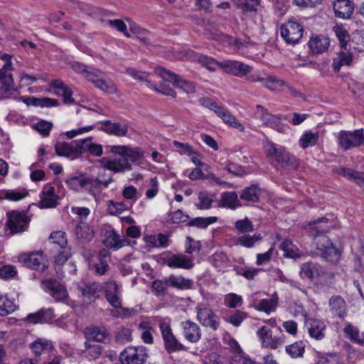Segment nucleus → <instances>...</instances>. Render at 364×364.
<instances>
[{
	"instance_id": "f257e3e1",
	"label": "nucleus",
	"mask_w": 364,
	"mask_h": 364,
	"mask_svg": "<svg viewBox=\"0 0 364 364\" xmlns=\"http://www.w3.org/2000/svg\"><path fill=\"white\" fill-rule=\"evenodd\" d=\"M257 336L263 348L277 349L284 343L285 336L280 328L274 330L263 326L257 331Z\"/></svg>"
},
{
	"instance_id": "f03ea898",
	"label": "nucleus",
	"mask_w": 364,
	"mask_h": 364,
	"mask_svg": "<svg viewBox=\"0 0 364 364\" xmlns=\"http://www.w3.org/2000/svg\"><path fill=\"white\" fill-rule=\"evenodd\" d=\"M265 151L269 156L273 157L282 167H296V159L290 154L284 147L267 141L264 145Z\"/></svg>"
},
{
	"instance_id": "7ed1b4c3",
	"label": "nucleus",
	"mask_w": 364,
	"mask_h": 364,
	"mask_svg": "<svg viewBox=\"0 0 364 364\" xmlns=\"http://www.w3.org/2000/svg\"><path fill=\"white\" fill-rule=\"evenodd\" d=\"M314 244L320 255L326 261L336 263L340 259L339 251L333 246L328 236L323 234L318 235L314 237Z\"/></svg>"
},
{
	"instance_id": "20e7f679",
	"label": "nucleus",
	"mask_w": 364,
	"mask_h": 364,
	"mask_svg": "<svg viewBox=\"0 0 364 364\" xmlns=\"http://www.w3.org/2000/svg\"><path fill=\"white\" fill-rule=\"evenodd\" d=\"M161 262L171 268L191 269L195 263L191 257L183 254H174L170 252L161 253Z\"/></svg>"
},
{
	"instance_id": "39448f33",
	"label": "nucleus",
	"mask_w": 364,
	"mask_h": 364,
	"mask_svg": "<svg viewBox=\"0 0 364 364\" xmlns=\"http://www.w3.org/2000/svg\"><path fill=\"white\" fill-rule=\"evenodd\" d=\"M161 332L164 346L168 353L180 351L185 349L184 346L173 335L171 328V319L165 318L161 321Z\"/></svg>"
},
{
	"instance_id": "423d86ee",
	"label": "nucleus",
	"mask_w": 364,
	"mask_h": 364,
	"mask_svg": "<svg viewBox=\"0 0 364 364\" xmlns=\"http://www.w3.org/2000/svg\"><path fill=\"white\" fill-rule=\"evenodd\" d=\"M6 225L12 235L26 231L30 223L29 217L24 212L13 210L7 213Z\"/></svg>"
},
{
	"instance_id": "0eeeda50",
	"label": "nucleus",
	"mask_w": 364,
	"mask_h": 364,
	"mask_svg": "<svg viewBox=\"0 0 364 364\" xmlns=\"http://www.w3.org/2000/svg\"><path fill=\"white\" fill-rule=\"evenodd\" d=\"M0 59L4 62L0 69V91L8 92L14 87V80L11 73L13 70L12 55L0 51Z\"/></svg>"
},
{
	"instance_id": "6e6552de",
	"label": "nucleus",
	"mask_w": 364,
	"mask_h": 364,
	"mask_svg": "<svg viewBox=\"0 0 364 364\" xmlns=\"http://www.w3.org/2000/svg\"><path fill=\"white\" fill-rule=\"evenodd\" d=\"M339 146L344 150L360 146L364 144V133L363 129L353 132L341 131L338 134Z\"/></svg>"
},
{
	"instance_id": "1a4fd4ad",
	"label": "nucleus",
	"mask_w": 364,
	"mask_h": 364,
	"mask_svg": "<svg viewBox=\"0 0 364 364\" xmlns=\"http://www.w3.org/2000/svg\"><path fill=\"white\" fill-rule=\"evenodd\" d=\"M281 36L287 43L296 44L303 36V27L294 21H289L280 28Z\"/></svg>"
},
{
	"instance_id": "9d476101",
	"label": "nucleus",
	"mask_w": 364,
	"mask_h": 364,
	"mask_svg": "<svg viewBox=\"0 0 364 364\" xmlns=\"http://www.w3.org/2000/svg\"><path fill=\"white\" fill-rule=\"evenodd\" d=\"M147 357L144 346L128 347L119 355L122 364H143Z\"/></svg>"
},
{
	"instance_id": "9b49d317",
	"label": "nucleus",
	"mask_w": 364,
	"mask_h": 364,
	"mask_svg": "<svg viewBox=\"0 0 364 364\" xmlns=\"http://www.w3.org/2000/svg\"><path fill=\"white\" fill-rule=\"evenodd\" d=\"M161 78L165 81L171 82L187 94H193L196 92L195 83L186 80L172 71L162 67H161Z\"/></svg>"
},
{
	"instance_id": "f8f14e48",
	"label": "nucleus",
	"mask_w": 364,
	"mask_h": 364,
	"mask_svg": "<svg viewBox=\"0 0 364 364\" xmlns=\"http://www.w3.org/2000/svg\"><path fill=\"white\" fill-rule=\"evenodd\" d=\"M197 320L205 327H209L216 331L220 326V318L209 307L198 305L196 307Z\"/></svg>"
},
{
	"instance_id": "ddd939ff",
	"label": "nucleus",
	"mask_w": 364,
	"mask_h": 364,
	"mask_svg": "<svg viewBox=\"0 0 364 364\" xmlns=\"http://www.w3.org/2000/svg\"><path fill=\"white\" fill-rule=\"evenodd\" d=\"M42 288L56 301L65 302L68 299V292L66 288L55 279L43 281Z\"/></svg>"
},
{
	"instance_id": "4468645a",
	"label": "nucleus",
	"mask_w": 364,
	"mask_h": 364,
	"mask_svg": "<svg viewBox=\"0 0 364 364\" xmlns=\"http://www.w3.org/2000/svg\"><path fill=\"white\" fill-rule=\"evenodd\" d=\"M102 288L108 303L115 309L122 308V291L117 282L109 280L104 284Z\"/></svg>"
},
{
	"instance_id": "2eb2a0df",
	"label": "nucleus",
	"mask_w": 364,
	"mask_h": 364,
	"mask_svg": "<svg viewBox=\"0 0 364 364\" xmlns=\"http://www.w3.org/2000/svg\"><path fill=\"white\" fill-rule=\"evenodd\" d=\"M309 336L317 340H322L325 337L326 326L323 321L314 318H306L304 322Z\"/></svg>"
},
{
	"instance_id": "dca6fc26",
	"label": "nucleus",
	"mask_w": 364,
	"mask_h": 364,
	"mask_svg": "<svg viewBox=\"0 0 364 364\" xmlns=\"http://www.w3.org/2000/svg\"><path fill=\"white\" fill-rule=\"evenodd\" d=\"M70 189L75 192H82L88 186H94V179L84 174L72 175L65 179Z\"/></svg>"
},
{
	"instance_id": "f3484780",
	"label": "nucleus",
	"mask_w": 364,
	"mask_h": 364,
	"mask_svg": "<svg viewBox=\"0 0 364 364\" xmlns=\"http://www.w3.org/2000/svg\"><path fill=\"white\" fill-rule=\"evenodd\" d=\"M219 67L237 77H242L250 73L252 67L235 60H225L219 64Z\"/></svg>"
},
{
	"instance_id": "a211bd4d",
	"label": "nucleus",
	"mask_w": 364,
	"mask_h": 364,
	"mask_svg": "<svg viewBox=\"0 0 364 364\" xmlns=\"http://www.w3.org/2000/svg\"><path fill=\"white\" fill-rule=\"evenodd\" d=\"M102 166L109 171L114 173L124 172L130 170L131 165L129 159L126 157H119L114 159L102 158L101 159Z\"/></svg>"
},
{
	"instance_id": "6ab92c4d",
	"label": "nucleus",
	"mask_w": 364,
	"mask_h": 364,
	"mask_svg": "<svg viewBox=\"0 0 364 364\" xmlns=\"http://www.w3.org/2000/svg\"><path fill=\"white\" fill-rule=\"evenodd\" d=\"M104 244L107 247L117 250L125 246H132L136 241H131L125 237H121L116 231L107 232Z\"/></svg>"
},
{
	"instance_id": "aec40b11",
	"label": "nucleus",
	"mask_w": 364,
	"mask_h": 364,
	"mask_svg": "<svg viewBox=\"0 0 364 364\" xmlns=\"http://www.w3.org/2000/svg\"><path fill=\"white\" fill-rule=\"evenodd\" d=\"M167 286H171L181 290L191 289L193 288V281L182 276L171 274L164 282L161 281V293L166 289Z\"/></svg>"
},
{
	"instance_id": "412c9836",
	"label": "nucleus",
	"mask_w": 364,
	"mask_h": 364,
	"mask_svg": "<svg viewBox=\"0 0 364 364\" xmlns=\"http://www.w3.org/2000/svg\"><path fill=\"white\" fill-rule=\"evenodd\" d=\"M182 333L184 338L191 343H197L201 338L202 333L200 326L191 320L181 322Z\"/></svg>"
},
{
	"instance_id": "4be33fe9",
	"label": "nucleus",
	"mask_w": 364,
	"mask_h": 364,
	"mask_svg": "<svg viewBox=\"0 0 364 364\" xmlns=\"http://www.w3.org/2000/svg\"><path fill=\"white\" fill-rule=\"evenodd\" d=\"M323 274V269L316 262L309 261L304 262L301 265L300 276L302 279H308L313 281Z\"/></svg>"
},
{
	"instance_id": "5701e85b",
	"label": "nucleus",
	"mask_w": 364,
	"mask_h": 364,
	"mask_svg": "<svg viewBox=\"0 0 364 364\" xmlns=\"http://www.w3.org/2000/svg\"><path fill=\"white\" fill-rule=\"evenodd\" d=\"M183 60H190L193 61L198 62L202 66L206 68L210 71H215V67L218 66L220 62L217 61L214 58L202 55L200 53H196L192 50H189L186 55L183 58Z\"/></svg>"
},
{
	"instance_id": "b1692460",
	"label": "nucleus",
	"mask_w": 364,
	"mask_h": 364,
	"mask_svg": "<svg viewBox=\"0 0 364 364\" xmlns=\"http://www.w3.org/2000/svg\"><path fill=\"white\" fill-rule=\"evenodd\" d=\"M99 128L108 134L117 136H124L128 132V126L125 124L113 122L110 120L102 122Z\"/></svg>"
},
{
	"instance_id": "393cba45",
	"label": "nucleus",
	"mask_w": 364,
	"mask_h": 364,
	"mask_svg": "<svg viewBox=\"0 0 364 364\" xmlns=\"http://www.w3.org/2000/svg\"><path fill=\"white\" fill-rule=\"evenodd\" d=\"M333 10L337 17L348 19L353 14L354 6L350 0H336L333 4Z\"/></svg>"
},
{
	"instance_id": "a878e982",
	"label": "nucleus",
	"mask_w": 364,
	"mask_h": 364,
	"mask_svg": "<svg viewBox=\"0 0 364 364\" xmlns=\"http://www.w3.org/2000/svg\"><path fill=\"white\" fill-rule=\"evenodd\" d=\"M41 198L40 207L41 208H50L56 206L58 197L55 193L54 187L47 186L44 187Z\"/></svg>"
},
{
	"instance_id": "bb28decb",
	"label": "nucleus",
	"mask_w": 364,
	"mask_h": 364,
	"mask_svg": "<svg viewBox=\"0 0 364 364\" xmlns=\"http://www.w3.org/2000/svg\"><path fill=\"white\" fill-rule=\"evenodd\" d=\"M74 143L76 144L80 153L88 150L91 154L95 156H100L102 154V146L100 144L92 143L90 137L75 140Z\"/></svg>"
},
{
	"instance_id": "cd10ccee",
	"label": "nucleus",
	"mask_w": 364,
	"mask_h": 364,
	"mask_svg": "<svg viewBox=\"0 0 364 364\" xmlns=\"http://www.w3.org/2000/svg\"><path fill=\"white\" fill-rule=\"evenodd\" d=\"M308 44L311 52L318 54L323 53L328 49L330 40L324 36H315L311 37Z\"/></svg>"
},
{
	"instance_id": "c85d7f7f",
	"label": "nucleus",
	"mask_w": 364,
	"mask_h": 364,
	"mask_svg": "<svg viewBox=\"0 0 364 364\" xmlns=\"http://www.w3.org/2000/svg\"><path fill=\"white\" fill-rule=\"evenodd\" d=\"M220 206L235 210L237 208L241 207L242 204L236 192L227 191L221 194Z\"/></svg>"
},
{
	"instance_id": "c756f323",
	"label": "nucleus",
	"mask_w": 364,
	"mask_h": 364,
	"mask_svg": "<svg viewBox=\"0 0 364 364\" xmlns=\"http://www.w3.org/2000/svg\"><path fill=\"white\" fill-rule=\"evenodd\" d=\"M55 316L54 311L51 308L42 309L35 314H31L27 319L32 323H49Z\"/></svg>"
},
{
	"instance_id": "7c9ffc66",
	"label": "nucleus",
	"mask_w": 364,
	"mask_h": 364,
	"mask_svg": "<svg viewBox=\"0 0 364 364\" xmlns=\"http://www.w3.org/2000/svg\"><path fill=\"white\" fill-rule=\"evenodd\" d=\"M216 114L225 124L241 132L245 131V127L225 107H221Z\"/></svg>"
},
{
	"instance_id": "2f4dec72",
	"label": "nucleus",
	"mask_w": 364,
	"mask_h": 364,
	"mask_svg": "<svg viewBox=\"0 0 364 364\" xmlns=\"http://www.w3.org/2000/svg\"><path fill=\"white\" fill-rule=\"evenodd\" d=\"M72 141L71 144L66 142H58L55 146V152L58 156L73 158L79 152L76 144Z\"/></svg>"
},
{
	"instance_id": "473e14b6",
	"label": "nucleus",
	"mask_w": 364,
	"mask_h": 364,
	"mask_svg": "<svg viewBox=\"0 0 364 364\" xmlns=\"http://www.w3.org/2000/svg\"><path fill=\"white\" fill-rule=\"evenodd\" d=\"M328 304L330 311L333 315L343 317L346 314V304L341 296H332L329 299Z\"/></svg>"
},
{
	"instance_id": "72a5a7b5",
	"label": "nucleus",
	"mask_w": 364,
	"mask_h": 364,
	"mask_svg": "<svg viewBox=\"0 0 364 364\" xmlns=\"http://www.w3.org/2000/svg\"><path fill=\"white\" fill-rule=\"evenodd\" d=\"M260 196V188L257 185H252L241 191L240 198L247 203H257L259 201Z\"/></svg>"
},
{
	"instance_id": "f704fd0d",
	"label": "nucleus",
	"mask_w": 364,
	"mask_h": 364,
	"mask_svg": "<svg viewBox=\"0 0 364 364\" xmlns=\"http://www.w3.org/2000/svg\"><path fill=\"white\" fill-rule=\"evenodd\" d=\"M278 304V296L277 294H274L269 299H264L260 300L255 306V309L259 311H264L266 314H270L275 311Z\"/></svg>"
},
{
	"instance_id": "c9c22d12",
	"label": "nucleus",
	"mask_w": 364,
	"mask_h": 364,
	"mask_svg": "<svg viewBox=\"0 0 364 364\" xmlns=\"http://www.w3.org/2000/svg\"><path fill=\"white\" fill-rule=\"evenodd\" d=\"M85 334L89 340L97 342H105L108 337V333L104 327L86 328Z\"/></svg>"
},
{
	"instance_id": "e433bc0d",
	"label": "nucleus",
	"mask_w": 364,
	"mask_h": 364,
	"mask_svg": "<svg viewBox=\"0 0 364 364\" xmlns=\"http://www.w3.org/2000/svg\"><path fill=\"white\" fill-rule=\"evenodd\" d=\"M282 119H283V117H282V116L271 114L267 112L262 113L260 116V119L264 125L277 129L281 132L284 131V127H282L281 124Z\"/></svg>"
},
{
	"instance_id": "4c0bfd02",
	"label": "nucleus",
	"mask_w": 364,
	"mask_h": 364,
	"mask_svg": "<svg viewBox=\"0 0 364 364\" xmlns=\"http://www.w3.org/2000/svg\"><path fill=\"white\" fill-rule=\"evenodd\" d=\"M215 195L208 191H200L198 194V201L195 205L199 210H208L212 208L215 200Z\"/></svg>"
},
{
	"instance_id": "58836bf2",
	"label": "nucleus",
	"mask_w": 364,
	"mask_h": 364,
	"mask_svg": "<svg viewBox=\"0 0 364 364\" xmlns=\"http://www.w3.org/2000/svg\"><path fill=\"white\" fill-rule=\"evenodd\" d=\"M75 234L79 240L90 242L93 238L95 232L87 223L80 222L75 228Z\"/></svg>"
},
{
	"instance_id": "ea45409f",
	"label": "nucleus",
	"mask_w": 364,
	"mask_h": 364,
	"mask_svg": "<svg viewBox=\"0 0 364 364\" xmlns=\"http://www.w3.org/2000/svg\"><path fill=\"white\" fill-rule=\"evenodd\" d=\"M343 331L351 341L364 346V333H360L357 327L348 323Z\"/></svg>"
},
{
	"instance_id": "a19ab883",
	"label": "nucleus",
	"mask_w": 364,
	"mask_h": 364,
	"mask_svg": "<svg viewBox=\"0 0 364 364\" xmlns=\"http://www.w3.org/2000/svg\"><path fill=\"white\" fill-rule=\"evenodd\" d=\"M31 348L33 353L40 355L44 352L50 350L53 348V344L48 340L38 339L31 344Z\"/></svg>"
},
{
	"instance_id": "79ce46f5",
	"label": "nucleus",
	"mask_w": 364,
	"mask_h": 364,
	"mask_svg": "<svg viewBox=\"0 0 364 364\" xmlns=\"http://www.w3.org/2000/svg\"><path fill=\"white\" fill-rule=\"evenodd\" d=\"M102 287L98 283H91L85 284L83 287H79V289L82 296L88 298L89 299H95L98 296V293L100 291Z\"/></svg>"
},
{
	"instance_id": "37998d69",
	"label": "nucleus",
	"mask_w": 364,
	"mask_h": 364,
	"mask_svg": "<svg viewBox=\"0 0 364 364\" xmlns=\"http://www.w3.org/2000/svg\"><path fill=\"white\" fill-rule=\"evenodd\" d=\"M280 249L284 252V256L289 258H296L300 256L298 247L289 240H285L280 245Z\"/></svg>"
},
{
	"instance_id": "c03bdc74",
	"label": "nucleus",
	"mask_w": 364,
	"mask_h": 364,
	"mask_svg": "<svg viewBox=\"0 0 364 364\" xmlns=\"http://www.w3.org/2000/svg\"><path fill=\"white\" fill-rule=\"evenodd\" d=\"M339 175H341L348 179L354 181L357 183H360L364 181V173L355 171L350 168H346L340 167L337 169Z\"/></svg>"
},
{
	"instance_id": "a18cd8bd",
	"label": "nucleus",
	"mask_w": 364,
	"mask_h": 364,
	"mask_svg": "<svg viewBox=\"0 0 364 364\" xmlns=\"http://www.w3.org/2000/svg\"><path fill=\"white\" fill-rule=\"evenodd\" d=\"M252 81L261 82L265 87L270 90H274L278 87L285 85L284 80L278 79L275 76H271L267 78L257 77V79H253Z\"/></svg>"
},
{
	"instance_id": "49530a36",
	"label": "nucleus",
	"mask_w": 364,
	"mask_h": 364,
	"mask_svg": "<svg viewBox=\"0 0 364 364\" xmlns=\"http://www.w3.org/2000/svg\"><path fill=\"white\" fill-rule=\"evenodd\" d=\"M318 140V132H305L299 139V144L303 149L314 146Z\"/></svg>"
},
{
	"instance_id": "de8ad7c7",
	"label": "nucleus",
	"mask_w": 364,
	"mask_h": 364,
	"mask_svg": "<svg viewBox=\"0 0 364 364\" xmlns=\"http://www.w3.org/2000/svg\"><path fill=\"white\" fill-rule=\"evenodd\" d=\"M352 61V56L348 52H341L333 59V68L335 71L338 72L341 66L349 65Z\"/></svg>"
},
{
	"instance_id": "09e8293b",
	"label": "nucleus",
	"mask_w": 364,
	"mask_h": 364,
	"mask_svg": "<svg viewBox=\"0 0 364 364\" xmlns=\"http://www.w3.org/2000/svg\"><path fill=\"white\" fill-rule=\"evenodd\" d=\"M218 221V218L215 216L210 217H198L188 221V226H196L198 228H206L209 225L213 224Z\"/></svg>"
},
{
	"instance_id": "8fccbe9b",
	"label": "nucleus",
	"mask_w": 364,
	"mask_h": 364,
	"mask_svg": "<svg viewBox=\"0 0 364 364\" xmlns=\"http://www.w3.org/2000/svg\"><path fill=\"white\" fill-rule=\"evenodd\" d=\"M26 195L27 193L23 191L3 190L0 191V199L17 201L24 198Z\"/></svg>"
},
{
	"instance_id": "3c124183",
	"label": "nucleus",
	"mask_w": 364,
	"mask_h": 364,
	"mask_svg": "<svg viewBox=\"0 0 364 364\" xmlns=\"http://www.w3.org/2000/svg\"><path fill=\"white\" fill-rule=\"evenodd\" d=\"M110 151L113 154H118L119 157H126L129 160H134L136 157V153L129 146H112Z\"/></svg>"
},
{
	"instance_id": "603ef678",
	"label": "nucleus",
	"mask_w": 364,
	"mask_h": 364,
	"mask_svg": "<svg viewBox=\"0 0 364 364\" xmlns=\"http://www.w3.org/2000/svg\"><path fill=\"white\" fill-rule=\"evenodd\" d=\"M51 85L53 88H63L64 94L63 95L65 103L71 104L74 102V99L72 97L73 92L71 90L67 87L61 80H55L51 82Z\"/></svg>"
},
{
	"instance_id": "864d4df0",
	"label": "nucleus",
	"mask_w": 364,
	"mask_h": 364,
	"mask_svg": "<svg viewBox=\"0 0 364 364\" xmlns=\"http://www.w3.org/2000/svg\"><path fill=\"white\" fill-rule=\"evenodd\" d=\"M15 310L14 302L6 296L0 295V316H5Z\"/></svg>"
},
{
	"instance_id": "5fc2aeb1",
	"label": "nucleus",
	"mask_w": 364,
	"mask_h": 364,
	"mask_svg": "<svg viewBox=\"0 0 364 364\" xmlns=\"http://www.w3.org/2000/svg\"><path fill=\"white\" fill-rule=\"evenodd\" d=\"M305 345L302 341H297L286 347L287 353L292 358H299L303 355Z\"/></svg>"
},
{
	"instance_id": "6e6d98bb",
	"label": "nucleus",
	"mask_w": 364,
	"mask_h": 364,
	"mask_svg": "<svg viewBox=\"0 0 364 364\" xmlns=\"http://www.w3.org/2000/svg\"><path fill=\"white\" fill-rule=\"evenodd\" d=\"M261 239V235L258 233L253 235H243L237 238V243L245 247L250 248Z\"/></svg>"
},
{
	"instance_id": "4d7b16f0",
	"label": "nucleus",
	"mask_w": 364,
	"mask_h": 364,
	"mask_svg": "<svg viewBox=\"0 0 364 364\" xmlns=\"http://www.w3.org/2000/svg\"><path fill=\"white\" fill-rule=\"evenodd\" d=\"M23 259L28 267L38 269L41 268L43 257L41 254L32 253L28 255H26V257L23 258Z\"/></svg>"
},
{
	"instance_id": "13d9d810",
	"label": "nucleus",
	"mask_w": 364,
	"mask_h": 364,
	"mask_svg": "<svg viewBox=\"0 0 364 364\" xmlns=\"http://www.w3.org/2000/svg\"><path fill=\"white\" fill-rule=\"evenodd\" d=\"M188 219V215L183 213L181 210H178L173 213L168 214L165 220L168 223H181L187 222Z\"/></svg>"
},
{
	"instance_id": "bf43d9fd",
	"label": "nucleus",
	"mask_w": 364,
	"mask_h": 364,
	"mask_svg": "<svg viewBox=\"0 0 364 364\" xmlns=\"http://www.w3.org/2000/svg\"><path fill=\"white\" fill-rule=\"evenodd\" d=\"M32 127L43 136H48L53 127V123L41 119L33 124Z\"/></svg>"
},
{
	"instance_id": "052dcab7",
	"label": "nucleus",
	"mask_w": 364,
	"mask_h": 364,
	"mask_svg": "<svg viewBox=\"0 0 364 364\" xmlns=\"http://www.w3.org/2000/svg\"><path fill=\"white\" fill-rule=\"evenodd\" d=\"M85 354L90 359H97L100 357L102 353V347L98 344H91L90 341H86L85 343Z\"/></svg>"
},
{
	"instance_id": "680f3d73",
	"label": "nucleus",
	"mask_w": 364,
	"mask_h": 364,
	"mask_svg": "<svg viewBox=\"0 0 364 364\" xmlns=\"http://www.w3.org/2000/svg\"><path fill=\"white\" fill-rule=\"evenodd\" d=\"M262 0H240V8L245 11H258L262 9Z\"/></svg>"
},
{
	"instance_id": "e2e57ef3",
	"label": "nucleus",
	"mask_w": 364,
	"mask_h": 364,
	"mask_svg": "<svg viewBox=\"0 0 364 364\" xmlns=\"http://www.w3.org/2000/svg\"><path fill=\"white\" fill-rule=\"evenodd\" d=\"M95 86L107 93L113 94L117 92V87L111 80H104L102 77L100 80L97 81Z\"/></svg>"
},
{
	"instance_id": "0e129e2a",
	"label": "nucleus",
	"mask_w": 364,
	"mask_h": 364,
	"mask_svg": "<svg viewBox=\"0 0 364 364\" xmlns=\"http://www.w3.org/2000/svg\"><path fill=\"white\" fill-rule=\"evenodd\" d=\"M235 228L240 233L250 232L254 230V225L247 218L237 220Z\"/></svg>"
},
{
	"instance_id": "69168bd1",
	"label": "nucleus",
	"mask_w": 364,
	"mask_h": 364,
	"mask_svg": "<svg viewBox=\"0 0 364 364\" xmlns=\"http://www.w3.org/2000/svg\"><path fill=\"white\" fill-rule=\"evenodd\" d=\"M242 304V297L236 294L230 293L226 294L224 297V304L229 308L235 309L240 306Z\"/></svg>"
},
{
	"instance_id": "338daca9",
	"label": "nucleus",
	"mask_w": 364,
	"mask_h": 364,
	"mask_svg": "<svg viewBox=\"0 0 364 364\" xmlns=\"http://www.w3.org/2000/svg\"><path fill=\"white\" fill-rule=\"evenodd\" d=\"M223 341L226 348L231 350L235 355L241 354L242 350L240 345L230 334L225 333L223 336Z\"/></svg>"
},
{
	"instance_id": "774afa93",
	"label": "nucleus",
	"mask_w": 364,
	"mask_h": 364,
	"mask_svg": "<svg viewBox=\"0 0 364 364\" xmlns=\"http://www.w3.org/2000/svg\"><path fill=\"white\" fill-rule=\"evenodd\" d=\"M50 241L58 245L60 248H66L68 241L65 233L62 231H56L51 233L50 236Z\"/></svg>"
}]
</instances>
